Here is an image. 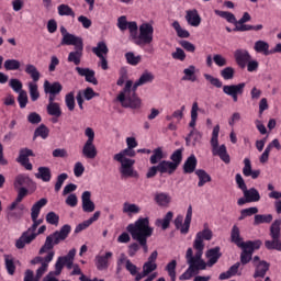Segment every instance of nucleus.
Listing matches in <instances>:
<instances>
[{"label":"nucleus","mask_w":281,"mask_h":281,"mask_svg":"<svg viewBox=\"0 0 281 281\" xmlns=\"http://www.w3.org/2000/svg\"><path fill=\"white\" fill-rule=\"evenodd\" d=\"M196 120H199V103L193 102L191 108V121L189 123V126L191 128H194V126H196Z\"/></svg>","instance_id":"4d7b16f0"},{"label":"nucleus","mask_w":281,"mask_h":281,"mask_svg":"<svg viewBox=\"0 0 281 281\" xmlns=\"http://www.w3.org/2000/svg\"><path fill=\"white\" fill-rule=\"evenodd\" d=\"M191 223H192V205H189L187 210L184 223H183V215H177L173 224L176 229H180L181 234H188V232H190Z\"/></svg>","instance_id":"f8f14e48"},{"label":"nucleus","mask_w":281,"mask_h":281,"mask_svg":"<svg viewBox=\"0 0 281 281\" xmlns=\"http://www.w3.org/2000/svg\"><path fill=\"white\" fill-rule=\"evenodd\" d=\"M35 177L44 181V183H49L52 181V169L49 167H38Z\"/></svg>","instance_id":"c85d7f7f"},{"label":"nucleus","mask_w":281,"mask_h":281,"mask_svg":"<svg viewBox=\"0 0 281 281\" xmlns=\"http://www.w3.org/2000/svg\"><path fill=\"white\" fill-rule=\"evenodd\" d=\"M205 256L207 258V262H205V269H207V267H214V265L218 262V259L223 256V254H221V247H215L209 249Z\"/></svg>","instance_id":"a211bd4d"},{"label":"nucleus","mask_w":281,"mask_h":281,"mask_svg":"<svg viewBox=\"0 0 281 281\" xmlns=\"http://www.w3.org/2000/svg\"><path fill=\"white\" fill-rule=\"evenodd\" d=\"M155 80V75L148 70H145L139 79L135 81L134 89H137V87H143V85H148V82H153Z\"/></svg>","instance_id":"2f4dec72"},{"label":"nucleus","mask_w":281,"mask_h":281,"mask_svg":"<svg viewBox=\"0 0 281 281\" xmlns=\"http://www.w3.org/2000/svg\"><path fill=\"white\" fill-rule=\"evenodd\" d=\"M137 89L132 80L125 82L124 89L119 93L116 100L124 109H142V99L137 97Z\"/></svg>","instance_id":"423d86ee"},{"label":"nucleus","mask_w":281,"mask_h":281,"mask_svg":"<svg viewBox=\"0 0 281 281\" xmlns=\"http://www.w3.org/2000/svg\"><path fill=\"white\" fill-rule=\"evenodd\" d=\"M243 175L244 177H251V179H258V177H260V170H251V160H249V158H245Z\"/></svg>","instance_id":"bb28decb"},{"label":"nucleus","mask_w":281,"mask_h":281,"mask_svg":"<svg viewBox=\"0 0 281 281\" xmlns=\"http://www.w3.org/2000/svg\"><path fill=\"white\" fill-rule=\"evenodd\" d=\"M92 53L95 54L97 57L108 56L109 46H106L105 42H99L97 46L92 48Z\"/></svg>","instance_id":"de8ad7c7"},{"label":"nucleus","mask_w":281,"mask_h":281,"mask_svg":"<svg viewBox=\"0 0 281 281\" xmlns=\"http://www.w3.org/2000/svg\"><path fill=\"white\" fill-rule=\"evenodd\" d=\"M71 234V226L69 224L64 225L59 231L50 234L46 237V240L42 248L40 249V256L33 258L31 260V265H41V267L36 270V276L34 277V271L26 270L24 274V281H41V278L47 273V269H49V262L54 260V245H58L60 241L66 240V238ZM48 251V252H47ZM43 254H47L45 257Z\"/></svg>","instance_id":"f257e3e1"},{"label":"nucleus","mask_w":281,"mask_h":281,"mask_svg":"<svg viewBox=\"0 0 281 281\" xmlns=\"http://www.w3.org/2000/svg\"><path fill=\"white\" fill-rule=\"evenodd\" d=\"M155 201L157 205H160V207H168V205H170V201H172V198L168 193H157L155 195Z\"/></svg>","instance_id":"79ce46f5"},{"label":"nucleus","mask_w":281,"mask_h":281,"mask_svg":"<svg viewBox=\"0 0 281 281\" xmlns=\"http://www.w3.org/2000/svg\"><path fill=\"white\" fill-rule=\"evenodd\" d=\"M214 236L212 229L207 227V224H204V229L198 232L195 235V239L193 241V249L188 248L186 252V260L189 268L179 277V280H190L194 273H199V271H205V260H203V250L205 249L204 240H210Z\"/></svg>","instance_id":"f03ea898"},{"label":"nucleus","mask_w":281,"mask_h":281,"mask_svg":"<svg viewBox=\"0 0 281 281\" xmlns=\"http://www.w3.org/2000/svg\"><path fill=\"white\" fill-rule=\"evenodd\" d=\"M172 27L177 32V36H179V38H190V32L181 27V24L179 23V21H175L172 23Z\"/></svg>","instance_id":"6e6d98bb"},{"label":"nucleus","mask_w":281,"mask_h":281,"mask_svg":"<svg viewBox=\"0 0 281 281\" xmlns=\"http://www.w3.org/2000/svg\"><path fill=\"white\" fill-rule=\"evenodd\" d=\"M128 234H131L133 240H136L144 252L148 254V238L153 236L155 229L150 227V221L148 217H140L134 224H128L126 227Z\"/></svg>","instance_id":"20e7f679"},{"label":"nucleus","mask_w":281,"mask_h":281,"mask_svg":"<svg viewBox=\"0 0 281 281\" xmlns=\"http://www.w3.org/2000/svg\"><path fill=\"white\" fill-rule=\"evenodd\" d=\"M13 205H14V202H12L7 209V220L9 222L21 221V218H23V212L25 211V205L23 204H18L14 206Z\"/></svg>","instance_id":"2eb2a0df"},{"label":"nucleus","mask_w":281,"mask_h":281,"mask_svg":"<svg viewBox=\"0 0 281 281\" xmlns=\"http://www.w3.org/2000/svg\"><path fill=\"white\" fill-rule=\"evenodd\" d=\"M81 154L86 159H95V157H98V148L93 142H86L81 149Z\"/></svg>","instance_id":"412c9836"},{"label":"nucleus","mask_w":281,"mask_h":281,"mask_svg":"<svg viewBox=\"0 0 281 281\" xmlns=\"http://www.w3.org/2000/svg\"><path fill=\"white\" fill-rule=\"evenodd\" d=\"M65 104L70 111H74V109H76V97L74 92H69L66 94Z\"/></svg>","instance_id":"69168bd1"},{"label":"nucleus","mask_w":281,"mask_h":281,"mask_svg":"<svg viewBox=\"0 0 281 281\" xmlns=\"http://www.w3.org/2000/svg\"><path fill=\"white\" fill-rule=\"evenodd\" d=\"M47 205V199L42 198L40 201H37L35 204H33L31 209V218L33 221L32 226L24 232L21 237L16 240L15 247L16 249H23L25 245H30L32 240L36 239L38 234H36V229L38 228V225H42L43 218L38 220V216L41 214V210Z\"/></svg>","instance_id":"7ed1b4c3"},{"label":"nucleus","mask_w":281,"mask_h":281,"mask_svg":"<svg viewBox=\"0 0 281 281\" xmlns=\"http://www.w3.org/2000/svg\"><path fill=\"white\" fill-rule=\"evenodd\" d=\"M29 93L32 102H36L41 98V92H38V85L36 82H29Z\"/></svg>","instance_id":"603ef678"},{"label":"nucleus","mask_w":281,"mask_h":281,"mask_svg":"<svg viewBox=\"0 0 281 281\" xmlns=\"http://www.w3.org/2000/svg\"><path fill=\"white\" fill-rule=\"evenodd\" d=\"M46 111L52 117H60L63 115V109L60 108V103L47 104Z\"/></svg>","instance_id":"37998d69"},{"label":"nucleus","mask_w":281,"mask_h":281,"mask_svg":"<svg viewBox=\"0 0 281 281\" xmlns=\"http://www.w3.org/2000/svg\"><path fill=\"white\" fill-rule=\"evenodd\" d=\"M270 236L272 240H266L265 247L269 250L276 249L281 251V218L274 220L270 226Z\"/></svg>","instance_id":"9d476101"},{"label":"nucleus","mask_w":281,"mask_h":281,"mask_svg":"<svg viewBox=\"0 0 281 281\" xmlns=\"http://www.w3.org/2000/svg\"><path fill=\"white\" fill-rule=\"evenodd\" d=\"M255 52L258 54H265V56H269V43L265 41H257L254 47Z\"/></svg>","instance_id":"5fc2aeb1"},{"label":"nucleus","mask_w":281,"mask_h":281,"mask_svg":"<svg viewBox=\"0 0 281 281\" xmlns=\"http://www.w3.org/2000/svg\"><path fill=\"white\" fill-rule=\"evenodd\" d=\"M25 74L32 78L33 82H38V80H41V72L38 71V68L32 64H27L25 66Z\"/></svg>","instance_id":"c03bdc74"},{"label":"nucleus","mask_w":281,"mask_h":281,"mask_svg":"<svg viewBox=\"0 0 281 281\" xmlns=\"http://www.w3.org/2000/svg\"><path fill=\"white\" fill-rule=\"evenodd\" d=\"M77 250L76 248H72L69 250V252L66 256L58 257L57 261L55 263V271H50L43 281H56V277L60 276L63 273V268L69 263L74 262L76 258Z\"/></svg>","instance_id":"6e6552de"},{"label":"nucleus","mask_w":281,"mask_h":281,"mask_svg":"<svg viewBox=\"0 0 281 281\" xmlns=\"http://www.w3.org/2000/svg\"><path fill=\"white\" fill-rule=\"evenodd\" d=\"M195 175L199 178V182H198L199 188H203L205 183H210V181H212V177L207 172H205V170L203 169H198L195 171Z\"/></svg>","instance_id":"a18cd8bd"},{"label":"nucleus","mask_w":281,"mask_h":281,"mask_svg":"<svg viewBox=\"0 0 281 281\" xmlns=\"http://www.w3.org/2000/svg\"><path fill=\"white\" fill-rule=\"evenodd\" d=\"M4 69H7V71H16V69H21V61L16 59H7L4 61Z\"/></svg>","instance_id":"680f3d73"},{"label":"nucleus","mask_w":281,"mask_h":281,"mask_svg":"<svg viewBox=\"0 0 281 281\" xmlns=\"http://www.w3.org/2000/svg\"><path fill=\"white\" fill-rule=\"evenodd\" d=\"M57 12L59 16H71L72 19L76 18V12H74V9H71L69 4H59L57 7Z\"/></svg>","instance_id":"09e8293b"},{"label":"nucleus","mask_w":281,"mask_h":281,"mask_svg":"<svg viewBox=\"0 0 281 281\" xmlns=\"http://www.w3.org/2000/svg\"><path fill=\"white\" fill-rule=\"evenodd\" d=\"M182 80H188L190 82H196V66L190 65L183 69Z\"/></svg>","instance_id":"58836bf2"},{"label":"nucleus","mask_w":281,"mask_h":281,"mask_svg":"<svg viewBox=\"0 0 281 281\" xmlns=\"http://www.w3.org/2000/svg\"><path fill=\"white\" fill-rule=\"evenodd\" d=\"M82 211L87 213L95 212V203L91 201V192L85 191L81 194Z\"/></svg>","instance_id":"aec40b11"},{"label":"nucleus","mask_w":281,"mask_h":281,"mask_svg":"<svg viewBox=\"0 0 281 281\" xmlns=\"http://www.w3.org/2000/svg\"><path fill=\"white\" fill-rule=\"evenodd\" d=\"M158 172H160V175H175L177 167L170 160H161L158 164Z\"/></svg>","instance_id":"5701e85b"},{"label":"nucleus","mask_w":281,"mask_h":281,"mask_svg":"<svg viewBox=\"0 0 281 281\" xmlns=\"http://www.w3.org/2000/svg\"><path fill=\"white\" fill-rule=\"evenodd\" d=\"M186 21L191 27H199L201 25V15L196 9L186 11Z\"/></svg>","instance_id":"6ab92c4d"},{"label":"nucleus","mask_w":281,"mask_h":281,"mask_svg":"<svg viewBox=\"0 0 281 281\" xmlns=\"http://www.w3.org/2000/svg\"><path fill=\"white\" fill-rule=\"evenodd\" d=\"M32 183V179H30V176L25 173H20L15 177V180L13 182V187L15 189H21V188H27Z\"/></svg>","instance_id":"c756f323"},{"label":"nucleus","mask_w":281,"mask_h":281,"mask_svg":"<svg viewBox=\"0 0 281 281\" xmlns=\"http://www.w3.org/2000/svg\"><path fill=\"white\" fill-rule=\"evenodd\" d=\"M75 47V50L70 52L68 54V63H74L76 66L80 65L82 63V56L85 52V43L81 40H77L74 42V44H69Z\"/></svg>","instance_id":"ddd939ff"},{"label":"nucleus","mask_w":281,"mask_h":281,"mask_svg":"<svg viewBox=\"0 0 281 281\" xmlns=\"http://www.w3.org/2000/svg\"><path fill=\"white\" fill-rule=\"evenodd\" d=\"M170 160L176 168H179V166H181V161H183V148L175 150L170 156Z\"/></svg>","instance_id":"8fccbe9b"},{"label":"nucleus","mask_w":281,"mask_h":281,"mask_svg":"<svg viewBox=\"0 0 281 281\" xmlns=\"http://www.w3.org/2000/svg\"><path fill=\"white\" fill-rule=\"evenodd\" d=\"M109 258H113V252L108 251L104 256L95 257V267L99 271H106L109 269Z\"/></svg>","instance_id":"4be33fe9"},{"label":"nucleus","mask_w":281,"mask_h":281,"mask_svg":"<svg viewBox=\"0 0 281 281\" xmlns=\"http://www.w3.org/2000/svg\"><path fill=\"white\" fill-rule=\"evenodd\" d=\"M138 30L139 34H137L136 31V37H132L135 45H138L139 47H144V45H150L155 34V27H153V24L145 22L139 25Z\"/></svg>","instance_id":"1a4fd4ad"},{"label":"nucleus","mask_w":281,"mask_h":281,"mask_svg":"<svg viewBox=\"0 0 281 281\" xmlns=\"http://www.w3.org/2000/svg\"><path fill=\"white\" fill-rule=\"evenodd\" d=\"M201 139H203V134H201L196 128H193L186 138V142L188 146H190V144H192V146H196V144H201Z\"/></svg>","instance_id":"473e14b6"},{"label":"nucleus","mask_w":281,"mask_h":281,"mask_svg":"<svg viewBox=\"0 0 281 281\" xmlns=\"http://www.w3.org/2000/svg\"><path fill=\"white\" fill-rule=\"evenodd\" d=\"M259 247H262V241L260 239L254 241L248 240L244 246H239V248L241 249L240 263L249 265V262H251L254 251Z\"/></svg>","instance_id":"9b49d317"},{"label":"nucleus","mask_w":281,"mask_h":281,"mask_svg":"<svg viewBox=\"0 0 281 281\" xmlns=\"http://www.w3.org/2000/svg\"><path fill=\"white\" fill-rule=\"evenodd\" d=\"M234 58L238 67L245 69L247 67V63L251 60V55L249 54V50L238 48L234 53Z\"/></svg>","instance_id":"f3484780"},{"label":"nucleus","mask_w":281,"mask_h":281,"mask_svg":"<svg viewBox=\"0 0 281 281\" xmlns=\"http://www.w3.org/2000/svg\"><path fill=\"white\" fill-rule=\"evenodd\" d=\"M100 211L94 212L93 216H91L89 220L83 221L79 225L76 226L75 233L80 234V232H83V229H87V227H90V225H93L98 218H100Z\"/></svg>","instance_id":"a878e982"},{"label":"nucleus","mask_w":281,"mask_h":281,"mask_svg":"<svg viewBox=\"0 0 281 281\" xmlns=\"http://www.w3.org/2000/svg\"><path fill=\"white\" fill-rule=\"evenodd\" d=\"M243 192L249 203H258V201H260V192H258L256 188H246Z\"/></svg>","instance_id":"c9c22d12"},{"label":"nucleus","mask_w":281,"mask_h":281,"mask_svg":"<svg viewBox=\"0 0 281 281\" xmlns=\"http://www.w3.org/2000/svg\"><path fill=\"white\" fill-rule=\"evenodd\" d=\"M234 74H236V70L232 66L225 67L220 71V76H222L224 80H234Z\"/></svg>","instance_id":"e2e57ef3"},{"label":"nucleus","mask_w":281,"mask_h":281,"mask_svg":"<svg viewBox=\"0 0 281 281\" xmlns=\"http://www.w3.org/2000/svg\"><path fill=\"white\" fill-rule=\"evenodd\" d=\"M218 133H221V125H215L211 137L212 150L218 147Z\"/></svg>","instance_id":"0e129e2a"},{"label":"nucleus","mask_w":281,"mask_h":281,"mask_svg":"<svg viewBox=\"0 0 281 281\" xmlns=\"http://www.w3.org/2000/svg\"><path fill=\"white\" fill-rule=\"evenodd\" d=\"M269 262L262 260L259 261V263H257L255 266V273H254V278H265V276H267V271H269Z\"/></svg>","instance_id":"7c9ffc66"},{"label":"nucleus","mask_w":281,"mask_h":281,"mask_svg":"<svg viewBox=\"0 0 281 281\" xmlns=\"http://www.w3.org/2000/svg\"><path fill=\"white\" fill-rule=\"evenodd\" d=\"M9 87L15 92V93H21L23 90V82L19 79H10L9 81Z\"/></svg>","instance_id":"338daca9"},{"label":"nucleus","mask_w":281,"mask_h":281,"mask_svg":"<svg viewBox=\"0 0 281 281\" xmlns=\"http://www.w3.org/2000/svg\"><path fill=\"white\" fill-rule=\"evenodd\" d=\"M60 91H63V85H60V82L56 81L50 83L49 81H45L44 82V92L45 93H53L58 95V93H60Z\"/></svg>","instance_id":"72a5a7b5"},{"label":"nucleus","mask_w":281,"mask_h":281,"mask_svg":"<svg viewBox=\"0 0 281 281\" xmlns=\"http://www.w3.org/2000/svg\"><path fill=\"white\" fill-rule=\"evenodd\" d=\"M142 212V207L135 203L124 202L123 203V214H127V216H133L134 214H139Z\"/></svg>","instance_id":"e433bc0d"},{"label":"nucleus","mask_w":281,"mask_h":281,"mask_svg":"<svg viewBox=\"0 0 281 281\" xmlns=\"http://www.w3.org/2000/svg\"><path fill=\"white\" fill-rule=\"evenodd\" d=\"M171 281H177V260H171L165 268Z\"/></svg>","instance_id":"864d4df0"},{"label":"nucleus","mask_w":281,"mask_h":281,"mask_svg":"<svg viewBox=\"0 0 281 281\" xmlns=\"http://www.w3.org/2000/svg\"><path fill=\"white\" fill-rule=\"evenodd\" d=\"M162 159H166L164 148L157 147L153 150V155L150 156L149 161L153 166H155V164H159Z\"/></svg>","instance_id":"a19ab883"},{"label":"nucleus","mask_w":281,"mask_h":281,"mask_svg":"<svg viewBox=\"0 0 281 281\" xmlns=\"http://www.w3.org/2000/svg\"><path fill=\"white\" fill-rule=\"evenodd\" d=\"M212 153L215 157H220L224 164H229L231 158L229 154H227V147L225 145L217 146L212 149Z\"/></svg>","instance_id":"cd10ccee"},{"label":"nucleus","mask_w":281,"mask_h":281,"mask_svg":"<svg viewBox=\"0 0 281 281\" xmlns=\"http://www.w3.org/2000/svg\"><path fill=\"white\" fill-rule=\"evenodd\" d=\"M126 63L127 65H132L133 67H136V65H139L142 63L140 55H135L133 52H128L125 54Z\"/></svg>","instance_id":"13d9d810"},{"label":"nucleus","mask_w":281,"mask_h":281,"mask_svg":"<svg viewBox=\"0 0 281 281\" xmlns=\"http://www.w3.org/2000/svg\"><path fill=\"white\" fill-rule=\"evenodd\" d=\"M59 30L63 36L60 45H70L76 43V41H80L82 38L67 32V29L65 26H60Z\"/></svg>","instance_id":"393cba45"},{"label":"nucleus","mask_w":281,"mask_h":281,"mask_svg":"<svg viewBox=\"0 0 281 281\" xmlns=\"http://www.w3.org/2000/svg\"><path fill=\"white\" fill-rule=\"evenodd\" d=\"M15 190H18V196L13 201V207H14V205H21V202L23 201V199L27 196V190L25 189V187H22L20 189H15Z\"/></svg>","instance_id":"774afa93"},{"label":"nucleus","mask_w":281,"mask_h":281,"mask_svg":"<svg viewBox=\"0 0 281 281\" xmlns=\"http://www.w3.org/2000/svg\"><path fill=\"white\" fill-rule=\"evenodd\" d=\"M135 155H136L135 150L133 148L127 147L113 156L114 161H117L119 164H121L119 171L121 176L125 179H128L130 177H134V178L139 177V173L135 171V168H134L135 159L128 158V157H135Z\"/></svg>","instance_id":"39448f33"},{"label":"nucleus","mask_w":281,"mask_h":281,"mask_svg":"<svg viewBox=\"0 0 281 281\" xmlns=\"http://www.w3.org/2000/svg\"><path fill=\"white\" fill-rule=\"evenodd\" d=\"M116 26L121 32H126V30H128L130 36L132 38H136L137 30H139V27L137 26V22L135 21L128 22V20L126 19V15H121L117 18Z\"/></svg>","instance_id":"4468645a"},{"label":"nucleus","mask_w":281,"mask_h":281,"mask_svg":"<svg viewBox=\"0 0 281 281\" xmlns=\"http://www.w3.org/2000/svg\"><path fill=\"white\" fill-rule=\"evenodd\" d=\"M205 80L212 85V87H216V89H221L223 87V93L226 95H231L235 102H238V95H243L245 91L246 83L241 82L238 85L223 86V81L221 79L210 75H203Z\"/></svg>","instance_id":"0eeeda50"},{"label":"nucleus","mask_w":281,"mask_h":281,"mask_svg":"<svg viewBox=\"0 0 281 281\" xmlns=\"http://www.w3.org/2000/svg\"><path fill=\"white\" fill-rule=\"evenodd\" d=\"M273 215L271 214H257L255 215L254 225H262V223H271Z\"/></svg>","instance_id":"bf43d9fd"},{"label":"nucleus","mask_w":281,"mask_h":281,"mask_svg":"<svg viewBox=\"0 0 281 281\" xmlns=\"http://www.w3.org/2000/svg\"><path fill=\"white\" fill-rule=\"evenodd\" d=\"M4 265L9 276H14L16 266H14V258L10 255H4Z\"/></svg>","instance_id":"3c124183"},{"label":"nucleus","mask_w":281,"mask_h":281,"mask_svg":"<svg viewBox=\"0 0 281 281\" xmlns=\"http://www.w3.org/2000/svg\"><path fill=\"white\" fill-rule=\"evenodd\" d=\"M231 238L232 243L237 245V247H243L247 244V241H243V238L240 237V228L238 226L234 225L231 232Z\"/></svg>","instance_id":"4c0bfd02"},{"label":"nucleus","mask_w":281,"mask_h":281,"mask_svg":"<svg viewBox=\"0 0 281 281\" xmlns=\"http://www.w3.org/2000/svg\"><path fill=\"white\" fill-rule=\"evenodd\" d=\"M30 157H34V151L30 148H22L19 151L16 161L20 164V166H23L25 170H32L33 166L32 162H30Z\"/></svg>","instance_id":"dca6fc26"},{"label":"nucleus","mask_w":281,"mask_h":281,"mask_svg":"<svg viewBox=\"0 0 281 281\" xmlns=\"http://www.w3.org/2000/svg\"><path fill=\"white\" fill-rule=\"evenodd\" d=\"M76 71L79 74V76L86 78L87 82L98 85V79H95V71H93L92 69L76 67Z\"/></svg>","instance_id":"b1692460"},{"label":"nucleus","mask_w":281,"mask_h":281,"mask_svg":"<svg viewBox=\"0 0 281 281\" xmlns=\"http://www.w3.org/2000/svg\"><path fill=\"white\" fill-rule=\"evenodd\" d=\"M196 156L191 155L187 158L183 165V172L186 175H192L196 170Z\"/></svg>","instance_id":"f704fd0d"},{"label":"nucleus","mask_w":281,"mask_h":281,"mask_svg":"<svg viewBox=\"0 0 281 281\" xmlns=\"http://www.w3.org/2000/svg\"><path fill=\"white\" fill-rule=\"evenodd\" d=\"M34 137H42V139H47L49 137V128L45 124L40 125L35 132Z\"/></svg>","instance_id":"052dcab7"},{"label":"nucleus","mask_w":281,"mask_h":281,"mask_svg":"<svg viewBox=\"0 0 281 281\" xmlns=\"http://www.w3.org/2000/svg\"><path fill=\"white\" fill-rule=\"evenodd\" d=\"M175 216V213L172 211L167 212L165 217L156 220L157 227H161V229H168L170 227V222L172 221V217Z\"/></svg>","instance_id":"ea45409f"},{"label":"nucleus","mask_w":281,"mask_h":281,"mask_svg":"<svg viewBox=\"0 0 281 281\" xmlns=\"http://www.w3.org/2000/svg\"><path fill=\"white\" fill-rule=\"evenodd\" d=\"M214 13L217 16H221V19H225V21H227V23H233V25H236L237 20H236V15H234V13L228 12V11H221L218 9L214 10Z\"/></svg>","instance_id":"49530a36"}]
</instances>
